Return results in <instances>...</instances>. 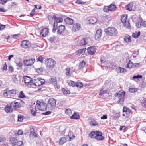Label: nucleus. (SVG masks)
Here are the masks:
<instances>
[{
	"label": "nucleus",
	"mask_w": 146,
	"mask_h": 146,
	"mask_svg": "<svg viewBox=\"0 0 146 146\" xmlns=\"http://www.w3.org/2000/svg\"><path fill=\"white\" fill-rule=\"evenodd\" d=\"M140 32L139 31L138 32H136L133 34L132 36L135 38H137L140 36Z\"/></svg>",
	"instance_id": "nucleus-36"
},
{
	"label": "nucleus",
	"mask_w": 146,
	"mask_h": 146,
	"mask_svg": "<svg viewBox=\"0 0 146 146\" xmlns=\"http://www.w3.org/2000/svg\"><path fill=\"white\" fill-rule=\"evenodd\" d=\"M56 104V100L52 98H50L48 102V106H54Z\"/></svg>",
	"instance_id": "nucleus-19"
},
{
	"label": "nucleus",
	"mask_w": 146,
	"mask_h": 146,
	"mask_svg": "<svg viewBox=\"0 0 146 146\" xmlns=\"http://www.w3.org/2000/svg\"><path fill=\"white\" fill-rule=\"evenodd\" d=\"M43 71V69L42 68H40L37 69V72L39 73L42 72Z\"/></svg>",
	"instance_id": "nucleus-64"
},
{
	"label": "nucleus",
	"mask_w": 146,
	"mask_h": 146,
	"mask_svg": "<svg viewBox=\"0 0 146 146\" xmlns=\"http://www.w3.org/2000/svg\"><path fill=\"white\" fill-rule=\"evenodd\" d=\"M87 51L89 54L92 55L96 52V48L95 47L90 46L88 48Z\"/></svg>",
	"instance_id": "nucleus-16"
},
{
	"label": "nucleus",
	"mask_w": 146,
	"mask_h": 146,
	"mask_svg": "<svg viewBox=\"0 0 146 146\" xmlns=\"http://www.w3.org/2000/svg\"><path fill=\"white\" fill-rule=\"evenodd\" d=\"M95 135V139L97 140L101 141L104 139V137L102 136V133L98 131H97Z\"/></svg>",
	"instance_id": "nucleus-8"
},
{
	"label": "nucleus",
	"mask_w": 146,
	"mask_h": 146,
	"mask_svg": "<svg viewBox=\"0 0 146 146\" xmlns=\"http://www.w3.org/2000/svg\"><path fill=\"white\" fill-rule=\"evenodd\" d=\"M54 40L55 37L54 36L51 37L49 39V41L51 43H52Z\"/></svg>",
	"instance_id": "nucleus-56"
},
{
	"label": "nucleus",
	"mask_w": 146,
	"mask_h": 146,
	"mask_svg": "<svg viewBox=\"0 0 146 146\" xmlns=\"http://www.w3.org/2000/svg\"><path fill=\"white\" fill-rule=\"evenodd\" d=\"M45 62L46 64L47 68L51 70H52L56 64V62L51 58L46 59Z\"/></svg>",
	"instance_id": "nucleus-4"
},
{
	"label": "nucleus",
	"mask_w": 146,
	"mask_h": 146,
	"mask_svg": "<svg viewBox=\"0 0 146 146\" xmlns=\"http://www.w3.org/2000/svg\"><path fill=\"white\" fill-rule=\"evenodd\" d=\"M136 91V89L135 88H130L129 89V91L131 92H133Z\"/></svg>",
	"instance_id": "nucleus-59"
},
{
	"label": "nucleus",
	"mask_w": 146,
	"mask_h": 146,
	"mask_svg": "<svg viewBox=\"0 0 146 146\" xmlns=\"http://www.w3.org/2000/svg\"><path fill=\"white\" fill-rule=\"evenodd\" d=\"M17 138L16 137H13L10 140L11 143L13 145V143H15L17 142Z\"/></svg>",
	"instance_id": "nucleus-40"
},
{
	"label": "nucleus",
	"mask_w": 146,
	"mask_h": 146,
	"mask_svg": "<svg viewBox=\"0 0 146 146\" xmlns=\"http://www.w3.org/2000/svg\"><path fill=\"white\" fill-rule=\"evenodd\" d=\"M31 114L34 116H35V115H36V112L35 111H34V110H31Z\"/></svg>",
	"instance_id": "nucleus-63"
},
{
	"label": "nucleus",
	"mask_w": 146,
	"mask_h": 146,
	"mask_svg": "<svg viewBox=\"0 0 146 146\" xmlns=\"http://www.w3.org/2000/svg\"><path fill=\"white\" fill-rule=\"evenodd\" d=\"M109 8L110 11H112L116 9V7L115 5L111 4L109 6Z\"/></svg>",
	"instance_id": "nucleus-34"
},
{
	"label": "nucleus",
	"mask_w": 146,
	"mask_h": 146,
	"mask_svg": "<svg viewBox=\"0 0 146 146\" xmlns=\"http://www.w3.org/2000/svg\"><path fill=\"white\" fill-rule=\"evenodd\" d=\"M90 125L91 126H95L98 125V123L95 120L92 121L90 123Z\"/></svg>",
	"instance_id": "nucleus-43"
},
{
	"label": "nucleus",
	"mask_w": 146,
	"mask_h": 146,
	"mask_svg": "<svg viewBox=\"0 0 146 146\" xmlns=\"http://www.w3.org/2000/svg\"><path fill=\"white\" fill-rule=\"evenodd\" d=\"M49 33V30L47 28L43 29L41 31L40 36L42 37H46Z\"/></svg>",
	"instance_id": "nucleus-12"
},
{
	"label": "nucleus",
	"mask_w": 146,
	"mask_h": 146,
	"mask_svg": "<svg viewBox=\"0 0 146 146\" xmlns=\"http://www.w3.org/2000/svg\"><path fill=\"white\" fill-rule=\"evenodd\" d=\"M66 75V76L69 77L70 76L71 73H70V68H67L65 69Z\"/></svg>",
	"instance_id": "nucleus-32"
},
{
	"label": "nucleus",
	"mask_w": 146,
	"mask_h": 146,
	"mask_svg": "<svg viewBox=\"0 0 146 146\" xmlns=\"http://www.w3.org/2000/svg\"><path fill=\"white\" fill-rule=\"evenodd\" d=\"M86 2H84L80 0H77L75 1V3L79 4L84 5Z\"/></svg>",
	"instance_id": "nucleus-52"
},
{
	"label": "nucleus",
	"mask_w": 146,
	"mask_h": 146,
	"mask_svg": "<svg viewBox=\"0 0 146 146\" xmlns=\"http://www.w3.org/2000/svg\"><path fill=\"white\" fill-rule=\"evenodd\" d=\"M21 101L19 100L12 102L11 104V106L13 107L15 109L17 108L21 107Z\"/></svg>",
	"instance_id": "nucleus-7"
},
{
	"label": "nucleus",
	"mask_w": 146,
	"mask_h": 146,
	"mask_svg": "<svg viewBox=\"0 0 146 146\" xmlns=\"http://www.w3.org/2000/svg\"><path fill=\"white\" fill-rule=\"evenodd\" d=\"M52 18H53L55 21L54 24V26H56V27L57 26L58 23H61L63 21V19L62 18L58 17L54 15L53 16Z\"/></svg>",
	"instance_id": "nucleus-11"
},
{
	"label": "nucleus",
	"mask_w": 146,
	"mask_h": 146,
	"mask_svg": "<svg viewBox=\"0 0 146 146\" xmlns=\"http://www.w3.org/2000/svg\"><path fill=\"white\" fill-rule=\"evenodd\" d=\"M97 132V131H92L90 134L89 136L91 138H94L95 139V135L96 134V132Z\"/></svg>",
	"instance_id": "nucleus-39"
},
{
	"label": "nucleus",
	"mask_w": 146,
	"mask_h": 146,
	"mask_svg": "<svg viewBox=\"0 0 146 146\" xmlns=\"http://www.w3.org/2000/svg\"><path fill=\"white\" fill-rule=\"evenodd\" d=\"M16 94V91L15 89H13L10 90L6 89L4 90L3 94L4 96L8 98H12Z\"/></svg>",
	"instance_id": "nucleus-2"
},
{
	"label": "nucleus",
	"mask_w": 146,
	"mask_h": 146,
	"mask_svg": "<svg viewBox=\"0 0 146 146\" xmlns=\"http://www.w3.org/2000/svg\"><path fill=\"white\" fill-rule=\"evenodd\" d=\"M13 81L15 83H17L18 82V80L17 77L16 75L13 78Z\"/></svg>",
	"instance_id": "nucleus-55"
},
{
	"label": "nucleus",
	"mask_w": 146,
	"mask_h": 146,
	"mask_svg": "<svg viewBox=\"0 0 146 146\" xmlns=\"http://www.w3.org/2000/svg\"><path fill=\"white\" fill-rule=\"evenodd\" d=\"M105 61L104 58V57H102L100 59V62L101 63H104Z\"/></svg>",
	"instance_id": "nucleus-60"
},
{
	"label": "nucleus",
	"mask_w": 146,
	"mask_h": 146,
	"mask_svg": "<svg viewBox=\"0 0 146 146\" xmlns=\"http://www.w3.org/2000/svg\"><path fill=\"white\" fill-rule=\"evenodd\" d=\"M5 27V25H0V30L4 29Z\"/></svg>",
	"instance_id": "nucleus-62"
},
{
	"label": "nucleus",
	"mask_w": 146,
	"mask_h": 146,
	"mask_svg": "<svg viewBox=\"0 0 146 146\" xmlns=\"http://www.w3.org/2000/svg\"><path fill=\"white\" fill-rule=\"evenodd\" d=\"M123 112H125L127 114H129L131 113V110L129 109L127 107H124L123 110Z\"/></svg>",
	"instance_id": "nucleus-26"
},
{
	"label": "nucleus",
	"mask_w": 146,
	"mask_h": 146,
	"mask_svg": "<svg viewBox=\"0 0 146 146\" xmlns=\"http://www.w3.org/2000/svg\"><path fill=\"white\" fill-rule=\"evenodd\" d=\"M36 86H39L43 84L42 82H41L38 78H33V83Z\"/></svg>",
	"instance_id": "nucleus-15"
},
{
	"label": "nucleus",
	"mask_w": 146,
	"mask_h": 146,
	"mask_svg": "<svg viewBox=\"0 0 146 146\" xmlns=\"http://www.w3.org/2000/svg\"><path fill=\"white\" fill-rule=\"evenodd\" d=\"M19 97L21 98H23L25 97V96L23 93L22 91H21L19 94Z\"/></svg>",
	"instance_id": "nucleus-50"
},
{
	"label": "nucleus",
	"mask_w": 146,
	"mask_h": 146,
	"mask_svg": "<svg viewBox=\"0 0 146 146\" xmlns=\"http://www.w3.org/2000/svg\"><path fill=\"white\" fill-rule=\"evenodd\" d=\"M23 142L21 141H19L16 143H13V146H23L22 145Z\"/></svg>",
	"instance_id": "nucleus-37"
},
{
	"label": "nucleus",
	"mask_w": 146,
	"mask_h": 146,
	"mask_svg": "<svg viewBox=\"0 0 146 146\" xmlns=\"http://www.w3.org/2000/svg\"><path fill=\"white\" fill-rule=\"evenodd\" d=\"M16 65L19 68H22L23 64L22 62L21 61H20L19 62H16Z\"/></svg>",
	"instance_id": "nucleus-44"
},
{
	"label": "nucleus",
	"mask_w": 146,
	"mask_h": 146,
	"mask_svg": "<svg viewBox=\"0 0 146 146\" xmlns=\"http://www.w3.org/2000/svg\"><path fill=\"white\" fill-rule=\"evenodd\" d=\"M66 140L64 137H62L60 139L59 141V144L60 145H62L66 141Z\"/></svg>",
	"instance_id": "nucleus-35"
},
{
	"label": "nucleus",
	"mask_w": 146,
	"mask_h": 146,
	"mask_svg": "<svg viewBox=\"0 0 146 146\" xmlns=\"http://www.w3.org/2000/svg\"><path fill=\"white\" fill-rule=\"evenodd\" d=\"M127 62V68H134L136 67L137 65H139V63H133L131 60H130L129 58H126Z\"/></svg>",
	"instance_id": "nucleus-6"
},
{
	"label": "nucleus",
	"mask_w": 146,
	"mask_h": 146,
	"mask_svg": "<svg viewBox=\"0 0 146 146\" xmlns=\"http://www.w3.org/2000/svg\"><path fill=\"white\" fill-rule=\"evenodd\" d=\"M30 133L29 134V136L31 137H37V135L35 132L34 129L33 128H30Z\"/></svg>",
	"instance_id": "nucleus-20"
},
{
	"label": "nucleus",
	"mask_w": 146,
	"mask_h": 146,
	"mask_svg": "<svg viewBox=\"0 0 146 146\" xmlns=\"http://www.w3.org/2000/svg\"><path fill=\"white\" fill-rule=\"evenodd\" d=\"M124 91H119L115 94V99L118 100L117 103L118 104H122L124 102V98L125 95Z\"/></svg>",
	"instance_id": "nucleus-1"
},
{
	"label": "nucleus",
	"mask_w": 146,
	"mask_h": 146,
	"mask_svg": "<svg viewBox=\"0 0 146 146\" xmlns=\"http://www.w3.org/2000/svg\"><path fill=\"white\" fill-rule=\"evenodd\" d=\"M21 46L24 48H27L31 46L30 42L28 40H24L22 42Z\"/></svg>",
	"instance_id": "nucleus-10"
},
{
	"label": "nucleus",
	"mask_w": 146,
	"mask_h": 146,
	"mask_svg": "<svg viewBox=\"0 0 146 146\" xmlns=\"http://www.w3.org/2000/svg\"><path fill=\"white\" fill-rule=\"evenodd\" d=\"M109 6H105L103 8L104 11L106 12H108L110 11V9H109Z\"/></svg>",
	"instance_id": "nucleus-47"
},
{
	"label": "nucleus",
	"mask_w": 146,
	"mask_h": 146,
	"mask_svg": "<svg viewBox=\"0 0 146 146\" xmlns=\"http://www.w3.org/2000/svg\"><path fill=\"white\" fill-rule=\"evenodd\" d=\"M44 58L41 56L39 57L37 59V62H40L41 63H42L43 62Z\"/></svg>",
	"instance_id": "nucleus-48"
},
{
	"label": "nucleus",
	"mask_w": 146,
	"mask_h": 146,
	"mask_svg": "<svg viewBox=\"0 0 146 146\" xmlns=\"http://www.w3.org/2000/svg\"><path fill=\"white\" fill-rule=\"evenodd\" d=\"M136 26L137 28H139L141 26H143V22L142 21H140L136 24Z\"/></svg>",
	"instance_id": "nucleus-38"
},
{
	"label": "nucleus",
	"mask_w": 146,
	"mask_h": 146,
	"mask_svg": "<svg viewBox=\"0 0 146 146\" xmlns=\"http://www.w3.org/2000/svg\"><path fill=\"white\" fill-rule=\"evenodd\" d=\"M65 28V27L64 25H61L59 26L57 28V34L60 35L62 33Z\"/></svg>",
	"instance_id": "nucleus-17"
},
{
	"label": "nucleus",
	"mask_w": 146,
	"mask_h": 146,
	"mask_svg": "<svg viewBox=\"0 0 146 146\" xmlns=\"http://www.w3.org/2000/svg\"><path fill=\"white\" fill-rule=\"evenodd\" d=\"M127 19V15H123L122 16L121 21L123 23H125L126 22Z\"/></svg>",
	"instance_id": "nucleus-31"
},
{
	"label": "nucleus",
	"mask_w": 146,
	"mask_h": 146,
	"mask_svg": "<svg viewBox=\"0 0 146 146\" xmlns=\"http://www.w3.org/2000/svg\"><path fill=\"white\" fill-rule=\"evenodd\" d=\"M70 117L71 119H78L79 118V116L78 114L74 113Z\"/></svg>",
	"instance_id": "nucleus-30"
},
{
	"label": "nucleus",
	"mask_w": 146,
	"mask_h": 146,
	"mask_svg": "<svg viewBox=\"0 0 146 146\" xmlns=\"http://www.w3.org/2000/svg\"><path fill=\"white\" fill-rule=\"evenodd\" d=\"M89 23L91 24H94L96 21V19L94 17H92L89 20Z\"/></svg>",
	"instance_id": "nucleus-41"
},
{
	"label": "nucleus",
	"mask_w": 146,
	"mask_h": 146,
	"mask_svg": "<svg viewBox=\"0 0 146 146\" xmlns=\"http://www.w3.org/2000/svg\"><path fill=\"white\" fill-rule=\"evenodd\" d=\"M68 84L70 86H74L76 85V84L74 81H70L68 82Z\"/></svg>",
	"instance_id": "nucleus-49"
},
{
	"label": "nucleus",
	"mask_w": 146,
	"mask_h": 146,
	"mask_svg": "<svg viewBox=\"0 0 146 146\" xmlns=\"http://www.w3.org/2000/svg\"><path fill=\"white\" fill-rule=\"evenodd\" d=\"M105 32L107 34L111 36H115L117 34V31L114 27H109L105 29Z\"/></svg>",
	"instance_id": "nucleus-3"
},
{
	"label": "nucleus",
	"mask_w": 146,
	"mask_h": 146,
	"mask_svg": "<svg viewBox=\"0 0 146 146\" xmlns=\"http://www.w3.org/2000/svg\"><path fill=\"white\" fill-rule=\"evenodd\" d=\"M7 65L5 62V64H4L3 65V68H2V70L3 71H6L7 70Z\"/></svg>",
	"instance_id": "nucleus-53"
},
{
	"label": "nucleus",
	"mask_w": 146,
	"mask_h": 146,
	"mask_svg": "<svg viewBox=\"0 0 146 146\" xmlns=\"http://www.w3.org/2000/svg\"><path fill=\"white\" fill-rule=\"evenodd\" d=\"M7 0H0V3L2 4H4L7 1Z\"/></svg>",
	"instance_id": "nucleus-61"
},
{
	"label": "nucleus",
	"mask_w": 146,
	"mask_h": 146,
	"mask_svg": "<svg viewBox=\"0 0 146 146\" xmlns=\"http://www.w3.org/2000/svg\"><path fill=\"white\" fill-rule=\"evenodd\" d=\"M54 87H55V89L57 91H58L59 90V86H58V85H57L56 83L54 84Z\"/></svg>",
	"instance_id": "nucleus-58"
},
{
	"label": "nucleus",
	"mask_w": 146,
	"mask_h": 146,
	"mask_svg": "<svg viewBox=\"0 0 146 146\" xmlns=\"http://www.w3.org/2000/svg\"><path fill=\"white\" fill-rule=\"evenodd\" d=\"M35 62V59H31L30 60H25L23 61L24 65L26 66H31Z\"/></svg>",
	"instance_id": "nucleus-9"
},
{
	"label": "nucleus",
	"mask_w": 146,
	"mask_h": 146,
	"mask_svg": "<svg viewBox=\"0 0 146 146\" xmlns=\"http://www.w3.org/2000/svg\"><path fill=\"white\" fill-rule=\"evenodd\" d=\"M35 109L36 111L39 110L44 111L46 110V105L40 101H37V104L35 106Z\"/></svg>",
	"instance_id": "nucleus-5"
},
{
	"label": "nucleus",
	"mask_w": 146,
	"mask_h": 146,
	"mask_svg": "<svg viewBox=\"0 0 146 146\" xmlns=\"http://www.w3.org/2000/svg\"><path fill=\"white\" fill-rule=\"evenodd\" d=\"M66 113L68 115H70L72 114V111L70 109H66L65 111Z\"/></svg>",
	"instance_id": "nucleus-46"
},
{
	"label": "nucleus",
	"mask_w": 146,
	"mask_h": 146,
	"mask_svg": "<svg viewBox=\"0 0 146 146\" xmlns=\"http://www.w3.org/2000/svg\"><path fill=\"white\" fill-rule=\"evenodd\" d=\"M62 92L64 95L69 94L70 93V90L67 88H63L62 90Z\"/></svg>",
	"instance_id": "nucleus-28"
},
{
	"label": "nucleus",
	"mask_w": 146,
	"mask_h": 146,
	"mask_svg": "<svg viewBox=\"0 0 146 146\" xmlns=\"http://www.w3.org/2000/svg\"><path fill=\"white\" fill-rule=\"evenodd\" d=\"M5 110L7 113L10 112L12 111V109L9 106L7 105L5 106Z\"/></svg>",
	"instance_id": "nucleus-29"
},
{
	"label": "nucleus",
	"mask_w": 146,
	"mask_h": 146,
	"mask_svg": "<svg viewBox=\"0 0 146 146\" xmlns=\"http://www.w3.org/2000/svg\"><path fill=\"white\" fill-rule=\"evenodd\" d=\"M86 48H84L78 50L76 51V54L77 55L79 56L81 54L85 52L86 51Z\"/></svg>",
	"instance_id": "nucleus-23"
},
{
	"label": "nucleus",
	"mask_w": 146,
	"mask_h": 146,
	"mask_svg": "<svg viewBox=\"0 0 146 146\" xmlns=\"http://www.w3.org/2000/svg\"><path fill=\"white\" fill-rule=\"evenodd\" d=\"M116 70L118 73H124L126 72V70L125 69L120 67H117Z\"/></svg>",
	"instance_id": "nucleus-21"
},
{
	"label": "nucleus",
	"mask_w": 146,
	"mask_h": 146,
	"mask_svg": "<svg viewBox=\"0 0 146 146\" xmlns=\"http://www.w3.org/2000/svg\"><path fill=\"white\" fill-rule=\"evenodd\" d=\"M102 31L101 29H98L96 32L95 36V38L96 40H98L101 36Z\"/></svg>",
	"instance_id": "nucleus-18"
},
{
	"label": "nucleus",
	"mask_w": 146,
	"mask_h": 146,
	"mask_svg": "<svg viewBox=\"0 0 146 146\" xmlns=\"http://www.w3.org/2000/svg\"><path fill=\"white\" fill-rule=\"evenodd\" d=\"M87 43L86 39L85 38H83L80 41L79 44L80 46H83L86 45Z\"/></svg>",
	"instance_id": "nucleus-24"
},
{
	"label": "nucleus",
	"mask_w": 146,
	"mask_h": 146,
	"mask_svg": "<svg viewBox=\"0 0 146 146\" xmlns=\"http://www.w3.org/2000/svg\"><path fill=\"white\" fill-rule=\"evenodd\" d=\"M86 63L84 61L81 62L79 65V67L80 69L82 68L83 67L85 66Z\"/></svg>",
	"instance_id": "nucleus-42"
},
{
	"label": "nucleus",
	"mask_w": 146,
	"mask_h": 146,
	"mask_svg": "<svg viewBox=\"0 0 146 146\" xmlns=\"http://www.w3.org/2000/svg\"><path fill=\"white\" fill-rule=\"evenodd\" d=\"M24 82L25 83L27 84V85H31V83H33V78H31L30 77L26 76L24 77Z\"/></svg>",
	"instance_id": "nucleus-14"
},
{
	"label": "nucleus",
	"mask_w": 146,
	"mask_h": 146,
	"mask_svg": "<svg viewBox=\"0 0 146 146\" xmlns=\"http://www.w3.org/2000/svg\"><path fill=\"white\" fill-rule=\"evenodd\" d=\"M49 80L51 84H52L53 83H54V84H55V83H56V78L55 77H50Z\"/></svg>",
	"instance_id": "nucleus-33"
},
{
	"label": "nucleus",
	"mask_w": 146,
	"mask_h": 146,
	"mask_svg": "<svg viewBox=\"0 0 146 146\" xmlns=\"http://www.w3.org/2000/svg\"><path fill=\"white\" fill-rule=\"evenodd\" d=\"M133 7V4L132 3H130L128 4L125 7V9L127 10L131 11L132 10Z\"/></svg>",
	"instance_id": "nucleus-27"
},
{
	"label": "nucleus",
	"mask_w": 146,
	"mask_h": 146,
	"mask_svg": "<svg viewBox=\"0 0 146 146\" xmlns=\"http://www.w3.org/2000/svg\"><path fill=\"white\" fill-rule=\"evenodd\" d=\"M64 21L68 25H72L73 23V20L69 17L65 19Z\"/></svg>",
	"instance_id": "nucleus-22"
},
{
	"label": "nucleus",
	"mask_w": 146,
	"mask_h": 146,
	"mask_svg": "<svg viewBox=\"0 0 146 146\" xmlns=\"http://www.w3.org/2000/svg\"><path fill=\"white\" fill-rule=\"evenodd\" d=\"M81 29V25L78 23H76L73 26L72 30L74 32L80 30Z\"/></svg>",
	"instance_id": "nucleus-13"
},
{
	"label": "nucleus",
	"mask_w": 146,
	"mask_h": 146,
	"mask_svg": "<svg viewBox=\"0 0 146 146\" xmlns=\"http://www.w3.org/2000/svg\"><path fill=\"white\" fill-rule=\"evenodd\" d=\"M124 23V26L127 28L128 29H130L131 28V27L130 26V24L129 22L128 21L127 22H126L125 23Z\"/></svg>",
	"instance_id": "nucleus-45"
},
{
	"label": "nucleus",
	"mask_w": 146,
	"mask_h": 146,
	"mask_svg": "<svg viewBox=\"0 0 146 146\" xmlns=\"http://www.w3.org/2000/svg\"><path fill=\"white\" fill-rule=\"evenodd\" d=\"M23 120V117L21 116L18 115V121L19 122H21Z\"/></svg>",
	"instance_id": "nucleus-57"
},
{
	"label": "nucleus",
	"mask_w": 146,
	"mask_h": 146,
	"mask_svg": "<svg viewBox=\"0 0 146 146\" xmlns=\"http://www.w3.org/2000/svg\"><path fill=\"white\" fill-rule=\"evenodd\" d=\"M142 76L141 75H138L136 76H134L133 77V79L141 78H142Z\"/></svg>",
	"instance_id": "nucleus-54"
},
{
	"label": "nucleus",
	"mask_w": 146,
	"mask_h": 146,
	"mask_svg": "<svg viewBox=\"0 0 146 146\" xmlns=\"http://www.w3.org/2000/svg\"><path fill=\"white\" fill-rule=\"evenodd\" d=\"M76 85L77 87L80 88L82 87L83 86L82 83L80 82H77Z\"/></svg>",
	"instance_id": "nucleus-51"
},
{
	"label": "nucleus",
	"mask_w": 146,
	"mask_h": 146,
	"mask_svg": "<svg viewBox=\"0 0 146 146\" xmlns=\"http://www.w3.org/2000/svg\"><path fill=\"white\" fill-rule=\"evenodd\" d=\"M131 37L128 35H126L125 36L124 39L127 43H129L131 42Z\"/></svg>",
	"instance_id": "nucleus-25"
}]
</instances>
